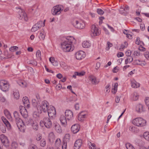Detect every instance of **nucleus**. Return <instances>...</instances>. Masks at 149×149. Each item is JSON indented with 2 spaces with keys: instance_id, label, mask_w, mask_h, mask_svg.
<instances>
[{
  "instance_id": "39448f33",
  "label": "nucleus",
  "mask_w": 149,
  "mask_h": 149,
  "mask_svg": "<svg viewBox=\"0 0 149 149\" xmlns=\"http://www.w3.org/2000/svg\"><path fill=\"white\" fill-rule=\"evenodd\" d=\"M10 88V84L8 81L4 80L0 81V89L2 91L6 92L8 91Z\"/></svg>"
},
{
  "instance_id": "4be33fe9",
  "label": "nucleus",
  "mask_w": 149,
  "mask_h": 149,
  "mask_svg": "<svg viewBox=\"0 0 149 149\" xmlns=\"http://www.w3.org/2000/svg\"><path fill=\"white\" fill-rule=\"evenodd\" d=\"M82 144V141L81 139H79L75 142L74 149H79Z\"/></svg>"
},
{
  "instance_id": "0e129e2a",
  "label": "nucleus",
  "mask_w": 149,
  "mask_h": 149,
  "mask_svg": "<svg viewBox=\"0 0 149 149\" xmlns=\"http://www.w3.org/2000/svg\"><path fill=\"white\" fill-rule=\"evenodd\" d=\"M74 107L76 110H78L79 109V103L76 104L74 105Z\"/></svg>"
},
{
  "instance_id": "393cba45",
  "label": "nucleus",
  "mask_w": 149,
  "mask_h": 149,
  "mask_svg": "<svg viewBox=\"0 0 149 149\" xmlns=\"http://www.w3.org/2000/svg\"><path fill=\"white\" fill-rule=\"evenodd\" d=\"M134 63L135 64L140 65L142 66H145L146 63L144 61H141L139 59L136 60L134 61Z\"/></svg>"
},
{
  "instance_id": "5701e85b",
  "label": "nucleus",
  "mask_w": 149,
  "mask_h": 149,
  "mask_svg": "<svg viewBox=\"0 0 149 149\" xmlns=\"http://www.w3.org/2000/svg\"><path fill=\"white\" fill-rule=\"evenodd\" d=\"M66 118L64 115H62L60 116V120L61 124L64 126H65L67 124Z\"/></svg>"
},
{
  "instance_id": "2eb2a0df",
  "label": "nucleus",
  "mask_w": 149,
  "mask_h": 149,
  "mask_svg": "<svg viewBox=\"0 0 149 149\" xmlns=\"http://www.w3.org/2000/svg\"><path fill=\"white\" fill-rule=\"evenodd\" d=\"M88 113L86 111H81L79 113L78 119V120L81 122H83L85 119L87 117Z\"/></svg>"
},
{
  "instance_id": "13d9d810",
  "label": "nucleus",
  "mask_w": 149,
  "mask_h": 149,
  "mask_svg": "<svg viewBox=\"0 0 149 149\" xmlns=\"http://www.w3.org/2000/svg\"><path fill=\"white\" fill-rule=\"evenodd\" d=\"M144 56L148 60H149V52H146L144 54Z\"/></svg>"
},
{
  "instance_id": "bb28decb",
  "label": "nucleus",
  "mask_w": 149,
  "mask_h": 149,
  "mask_svg": "<svg viewBox=\"0 0 149 149\" xmlns=\"http://www.w3.org/2000/svg\"><path fill=\"white\" fill-rule=\"evenodd\" d=\"M136 110L138 112L141 113L144 111L143 106L141 104H137L136 107Z\"/></svg>"
},
{
  "instance_id": "9b49d317",
  "label": "nucleus",
  "mask_w": 149,
  "mask_h": 149,
  "mask_svg": "<svg viewBox=\"0 0 149 149\" xmlns=\"http://www.w3.org/2000/svg\"><path fill=\"white\" fill-rule=\"evenodd\" d=\"M44 26V24L42 23V21H40L35 24L32 27L31 31L34 32L40 29L42 26Z\"/></svg>"
},
{
  "instance_id": "6e6d98bb",
  "label": "nucleus",
  "mask_w": 149,
  "mask_h": 149,
  "mask_svg": "<svg viewBox=\"0 0 149 149\" xmlns=\"http://www.w3.org/2000/svg\"><path fill=\"white\" fill-rule=\"evenodd\" d=\"M145 102L146 105L149 107V97H146L145 99Z\"/></svg>"
},
{
  "instance_id": "3c124183",
  "label": "nucleus",
  "mask_w": 149,
  "mask_h": 149,
  "mask_svg": "<svg viewBox=\"0 0 149 149\" xmlns=\"http://www.w3.org/2000/svg\"><path fill=\"white\" fill-rule=\"evenodd\" d=\"M32 102L33 105L36 107L38 103H39V102H38L37 100L35 99H33L32 100Z\"/></svg>"
},
{
  "instance_id": "de8ad7c7",
  "label": "nucleus",
  "mask_w": 149,
  "mask_h": 149,
  "mask_svg": "<svg viewBox=\"0 0 149 149\" xmlns=\"http://www.w3.org/2000/svg\"><path fill=\"white\" fill-rule=\"evenodd\" d=\"M46 144V142L45 139H42L40 141V145L42 147H44Z\"/></svg>"
},
{
  "instance_id": "c85d7f7f",
  "label": "nucleus",
  "mask_w": 149,
  "mask_h": 149,
  "mask_svg": "<svg viewBox=\"0 0 149 149\" xmlns=\"http://www.w3.org/2000/svg\"><path fill=\"white\" fill-rule=\"evenodd\" d=\"M13 95L15 99H18L20 97L19 92L17 90H14L13 91Z\"/></svg>"
},
{
  "instance_id": "c9c22d12",
  "label": "nucleus",
  "mask_w": 149,
  "mask_h": 149,
  "mask_svg": "<svg viewBox=\"0 0 149 149\" xmlns=\"http://www.w3.org/2000/svg\"><path fill=\"white\" fill-rule=\"evenodd\" d=\"M118 86V83H116L114 84V86H113V88L112 89V93L113 94L116 93L117 91V88Z\"/></svg>"
},
{
  "instance_id": "864d4df0",
  "label": "nucleus",
  "mask_w": 149,
  "mask_h": 149,
  "mask_svg": "<svg viewBox=\"0 0 149 149\" xmlns=\"http://www.w3.org/2000/svg\"><path fill=\"white\" fill-rule=\"evenodd\" d=\"M97 12L100 15H102L104 13V11L101 9H97Z\"/></svg>"
},
{
  "instance_id": "f704fd0d",
  "label": "nucleus",
  "mask_w": 149,
  "mask_h": 149,
  "mask_svg": "<svg viewBox=\"0 0 149 149\" xmlns=\"http://www.w3.org/2000/svg\"><path fill=\"white\" fill-rule=\"evenodd\" d=\"M17 83L19 85L23 87H26L27 85L26 82L22 80L19 81H18Z\"/></svg>"
},
{
  "instance_id": "423d86ee",
  "label": "nucleus",
  "mask_w": 149,
  "mask_h": 149,
  "mask_svg": "<svg viewBox=\"0 0 149 149\" xmlns=\"http://www.w3.org/2000/svg\"><path fill=\"white\" fill-rule=\"evenodd\" d=\"M74 38L72 37H64L62 39V41L61 43V48L63 49V46L65 47L68 45L70 43H72Z\"/></svg>"
},
{
  "instance_id": "49530a36",
  "label": "nucleus",
  "mask_w": 149,
  "mask_h": 149,
  "mask_svg": "<svg viewBox=\"0 0 149 149\" xmlns=\"http://www.w3.org/2000/svg\"><path fill=\"white\" fill-rule=\"evenodd\" d=\"M110 85L109 84H107L105 87V91L106 93H109L110 91Z\"/></svg>"
},
{
  "instance_id": "ddd939ff",
  "label": "nucleus",
  "mask_w": 149,
  "mask_h": 149,
  "mask_svg": "<svg viewBox=\"0 0 149 149\" xmlns=\"http://www.w3.org/2000/svg\"><path fill=\"white\" fill-rule=\"evenodd\" d=\"M47 112L48 113L49 117H53L56 114L55 109L53 106L50 105L47 109Z\"/></svg>"
},
{
  "instance_id": "58836bf2",
  "label": "nucleus",
  "mask_w": 149,
  "mask_h": 149,
  "mask_svg": "<svg viewBox=\"0 0 149 149\" xmlns=\"http://www.w3.org/2000/svg\"><path fill=\"white\" fill-rule=\"evenodd\" d=\"M144 138L147 141H149V132H145L143 135Z\"/></svg>"
},
{
  "instance_id": "473e14b6",
  "label": "nucleus",
  "mask_w": 149,
  "mask_h": 149,
  "mask_svg": "<svg viewBox=\"0 0 149 149\" xmlns=\"http://www.w3.org/2000/svg\"><path fill=\"white\" fill-rule=\"evenodd\" d=\"M45 36V33L43 30H41L39 38L41 40H43Z\"/></svg>"
},
{
  "instance_id": "a19ab883",
  "label": "nucleus",
  "mask_w": 149,
  "mask_h": 149,
  "mask_svg": "<svg viewBox=\"0 0 149 149\" xmlns=\"http://www.w3.org/2000/svg\"><path fill=\"white\" fill-rule=\"evenodd\" d=\"M125 146L127 149H135L129 143L126 144Z\"/></svg>"
},
{
  "instance_id": "dca6fc26",
  "label": "nucleus",
  "mask_w": 149,
  "mask_h": 149,
  "mask_svg": "<svg viewBox=\"0 0 149 149\" xmlns=\"http://www.w3.org/2000/svg\"><path fill=\"white\" fill-rule=\"evenodd\" d=\"M0 139L3 145L6 147L9 146V141L6 136L2 134L0 136Z\"/></svg>"
},
{
  "instance_id": "ea45409f",
  "label": "nucleus",
  "mask_w": 149,
  "mask_h": 149,
  "mask_svg": "<svg viewBox=\"0 0 149 149\" xmlns=\"http://www.w3.org/2000/svg\"><path fill=\"white\" fill-rule=\"evenodd\" d=\"M38 112L34 111L32 114L33 117L34 118H36L38 117L39 116V112H40V111H38Z\"/></svg>"
},
{
  "instance_id": "a18cd8bd",
  "label": "nucleus",
  "mask_w": 149,
  "mask_h": 149,
  "mask_svg": "<svg viewBox=\"0 0 149 149\" xmlns=\"http://www.w3.org/2000/svg\"><path fill=\"white\" fill-rule=\"evenodd\" d=\"M18 47L16 46H13L9 48V50L11 52H14L17 50L18 49Z\"/></svg>"
},
{
  "instance_id": "1a4fd4ad",
  "label": "nucleus",
  "mask_w": 149,
  "mask_h": 149,
  "mask_svg": "<svg viewBox=\"0 0 149 149\" xmlns=\"http://www.w3.org/2000/svg\"><path fill=\"white\" fill-rule=\"evenodd\" d=\"M20 112L23 117L25 119V122L26 121V118L28 117V113L25 107L24 106H20L19 107Z\"/></svg>"
},
{
  "instance_id": "5fc2aeb1",
  "label": "nucleus",
  "mask_w": 149,
  "mask_h": 149,
  "mask_svg": "<svg viewBox=\"0 0 149 149\" xmlns=\"http://www.w3.org/2000/svg\"><path fill=\"white\" fill-rule=\"evenodd\" d=\"M119 12L120 13L123 14L124 13L125 14V9H124V8L121 7L120 9L119 10Z\"/></svg>"
},
{
  "instance_id": "052dcab7",
  "label": "nucleus",
  "mask_w": 149,
  "mask_h": 149,
  "mask_svg": "<svg viewBox=\"0 0 149 149\" xmlns=\"http://www.w3.org/2000/svg\"><path fill=\"white\" fill-rule=\"evenodd\" d=\"M118 67H115L114 68L113 70V72L114 73H116L118 71Z\"/></svg>"
},
{
  "instance_id": "cd10ccee",
  "label": "nucleus",
  "mask_w": 149,
  "mask_h": 149,
  "mask_svg": "<svg viewBox=\"0 0 149 149\" xmlns=\"http://www.w3.org/2000/svg\"><path fill=\"white\" fill-rule=\"evenodd\" d=\"M131 86L133 88H137L139 87V84L135 80H133L131 81Z\"/></svg>"
},
{
  "instance_id": "2f4dec72",
  "label": "nucleus",
  "mask_w": 149,
  "mask_h": 149,
  "mask_svg": "<svg viewBox=\"0 0 149 149\" xmlns=\"http://www.w3.org/2000/svg\"><path fill=\"white\" fill-rule=\"evenodd\" d=\"M91 44L89 42L86 41H84L82 43V45L84 48H88L90 47Z\"/></svg>"
},
{
  "instance_id": "f257e3e1",
  "label": "nucleus",
  "mask_w": 149,
  "mask_h": 149,
  "mask_svg": "<svg viewBox=\"0 0 149 149\" xmlns=\"http://www.w3.org/2000/svg\"><path fill=\"white\" fill-rule=\"evenodd\" d=\"M14 116L16 120L17 126L21 132H24L25 130V126L23 121L19 118V114L18 112L15 111L13 113Z\"/></svg>"
},
{
  "instance_id": "8fccbe9b",
  "label": "nucleus",
  "mask_w": 149,
  "mask_h": 149,
  "mask_svg": "<svg viewBox=\"0 0 149 149\" xmlns=\"http://www.w3.org/2000/svg\"><path fill=\"white\" fill-rule=\"evenodd\" d=\"M36 56L37 58H38L40 60L41 59V53L40 51V50H38L37 52L36 53Z\"/></svg>"
},
{
  "instance_id": "9d476101",
  "label": "nucleus",
  "mask_w": 149,
  "mask_h": 149,
  "mask_svg": "<svg viewBox=\"0 0 149 149\" xmlns=\"http://www.w3.org/2000/svg\"><path fill=\"white\" fill-rule=\"evenodd\" d=\"M18 18L20 19L27 21L28 19L26 15L23 10H20L18 11Z\"/></svg>"
},
{
  "instance_id": "09e8293b",
  "label": "nucleus",
  "mask_w": 149,
  "mask_h": 149,
  "mask_svg": "<svg viewBox=\"0 0 149 149\" xmlns=\"http://www.w3.org/2000/svg\"><path fill=\"white\" fill-rule=\"evenodd\" d=\"M61 141L60 139H57L55 141V144L57 146H59L61 145Z\"/></svg>"
},
{
  "instance_id": "c756f323",
  "label": "nucleus",
  "mask_w": 149,
  "mask_h": 149,
  "mask_svg": "<svg viewBox=\"0 0 149 149\" xmlns=\"http://www.w3.org/2000/svg\"><path fill=\"white\" fill-rule=\"evenodd\" d=\"M2 119L3 122L5 125L6 126L8 129L10 128V125L8 120L3 117H2Z\"/></svg>"
},
{
  "instance_id": "4468645a",
  "label": "nucleus",
  "mask_w": 149,
  "mask_h": 149,
  "mask_svg": "<svg viewBox=\"0 0 149 149\" xmlns=\"http://www.w3.org/2000/svg\"><path fill=\"white\" fill-rule=\"evenodd\" d=\"M30 123L32 128L35 130H37L38 129V124L35 120H33V119H30L29 120L28 122H27V125H28Z\"/></svg>"
},
{
  "instance_id": "aec40b11",
  "label": "nucleus",
  "mask_w": 149,
  "mask_h": 149,
  "mask_svg": "<svg viewBox=\"0 0 149 149\" xmlns=\"http://www.w3.org/2000/svg\"><path fill=\"white\" fill-rule=\"evenodd\" d=\"M63 46V49H62L64 52H67L72 51L74 49V47L72 46V43L68 45L65 47Z\"/></svg>"
},
{
  "instance_id": "a878e982",
  "label": "nucleus",
  "mask_w": 149,
  "mask_h": 149,
  "mask_svg": "<svg viewBox=\"0 0 149 149\" xmlns=\"http://www.w3.org/2000/svg\"><path fill=\"white\" fill-rule=\"evenodd\" d=\"M88 79L90 81H91L92 84H95L97 83V82L96 78V77L93 75H91L88 77Z\"/></svg>"
},
{
  "instance_id": "e433bc0d",
  "label": "nucleus",
  "mask_w": 149,
  "mask_h": 149,
  "mask_svg": "<svg viewBox=\"0 0 149 149\" xmlns=\"http://www.w3.org/2000/svg\"><path fill=\"white\" fill-rule=\"evenodd\" d=\"M4 112L5 115L8 118L10 119L11 118L10 114L7 110H5Z\"/></svg>"
},
{
  "instance_id": "f3484780",
  "label": "nucleus",
  "mask_w": 149,
  "mask_h": 149,
  "mask_svg": "<svg viewBox=\"0 0 149 149\" xmlns=\"http://www.w3.org/2000/svg\"><path fill=\"white\" fill-rule=\"evenodd\" d=\"M70 138V135L69 134H66L64 137V140L63 141L62 145V149H66L67 143V141H68Z\"/></svg>"
},
{
  "instance_id": "72a5a7b5",
  "label": "nucleus",
  "mask_w": 149,
  "mask_h": 149,
  "mask_svg": "<svg viewBox=\"0 0 149 149\" xmlns=\"http://www.w3.org/2000/svg\"><path fill=\"white\" fill-rule=\"evenodd\" d=\"M139 96L136 92L133 93L132 96V99L134 101H136L138 100Z\"/></svg>"
},
{
  "instance_id": "f03ea898",
  "label": "nucleus",
  "mask_w": 149,
  "mask_h": 149,
  "mask_svg": "<svg viewBox=\"0 0 149 149\" xmlns=\"http://www.w3.org/2000/svg\"><path fill=\"white\" fill-rule=\"evenodd\" d=\"M49 103L46 100H44L42 102L41 105L40 103H38L36 105V107L38 111H40V113H41L42 111L44 113H47V109H49Z\"/></svg>"
},
{
  "instance_id": "603ef678",
  "label": "nucleus",
  "mask_w": 149,
  "mask_h": 149,
  "mask_svg": "<svg viewBox=\"0 0 149 149\" xmlns=\"http://www.w3.org/2000/svg\"><path fill=\"white\" fill-rule=\"evenodd\" d=\"M17 144L16 142H13L12 143L11 146L13 148H15L17 147Z\"/></svg>"
},
{
  "instance_id": "6ab92c4d",
  "label": "nucleus",
  "mask_w": 149,
  "mask_h": 149,
  "mask_svg": "<svg viewBox=\"0 0 149 149\" xmlns=\"http://www.w3.org/2000/svg\"><path fill=\"white\" fill-rule=\"evenodd\" d=\"M75 55L76 57L78 60L81 59L85 56V52L82 51H80L77 52Z\"/></svg>"
},
{
  "instance_id": "7ed1b4c3",
  "label": "nucleus",
  "mask_w": 149,
  "mask_h": 149,
  "mask_svg": "<svg viewBox=\"0 0 149 149\" xmlns=\"http://www.w3.org/2000/svg\"><path fill=\"white\" fill-rule=\"evenodd\" d=\"M132 123L136 126L142 127L146 125V121L142 118L138 117L133 119Z\"/></svg>"
},
{
  "instance_id": "6e6552de",
  "label": "nucleus",
  "mask_w": 149,
  "mask_h": 149,
  "mask_svg": "<svg viewBox=\"0 0 149 149\" xmlns=\"http://www.w3.org/2000/svg\"><path fill=\"white\" fill-rule=\"evenodd\" d=\"M91 29V34L92 36H97L100 34V31H99L98 28L96 27L95 25H92Z\"/></svg>"
},
{
  "instance_id": "338daca9",
  "label": "nucleus",
  "mask_w": 149,
  "mask_h": 149,
  "mask_svg": "<svg viewBox=\"0 0 149 149\" xmlns=\"http://www.w3.org/2000/svg\"><path fill=\"white\" fill-rule=\"evenodd\" d=\"M140 26L141 29L142 31H143L145 29V25L143 24H140Z\"/></svg>"
},
{
  "instance_id": "4d7b16f0",
  "label": "nucleus",
  "mask_w": 149,
  "mask_h": 149,
  "mask_svg": "<svg viewBox=\"0 0 149 149\" xmlns=\"http://www.w3.org/2000/svg\"><path fill=\"white\" fill-rule=\"evenodd\" d=\"M134 55L136 56H139L140 54V51L139 50L134 51Z\"/></svg>"
},
{
  "instance_id": "a211bd4d",
  "label": "nucleus",
  "mask_w": 149,
  "mask_h": 149,
  "mask_svg": "<svg viewBox=\"0 0 149 149\" xmlns=\"http://www.w3.org/2000/svg\"><path fill=\"white\" fill-rule=\"evenodd\" d=\"M65 115L68 120H72L73 119V113L70 110H66L65 112Z\"/></svg>"
},
{
  "instance_id": "c03bdc74",
  "label": "nucleus",
  "mask_w": 149,
  "mask_h": 149,
  "mask_svg": "<svg viewBox=\"0 0 149 149\" xmlns=\"http://www.w3.org/2000/svg\"><path fill=\"white\" fill-rule=\"evenodd\" d=\"M85 72L84 71H82L80 72H75V74L79 77H81L85 74Z\"/></svg>"
},
{
  "instance_id": "b1692460",
  "label": "nucleus",
  "mask_w": 149,
  "mask_h": 149,
  "mask_svg": "<svg viewBox=\"0 0 149 149\" xmlns=\"http://www.w3.org/2000/svg\"><path fill=\"white\" fill-rule=\"evenodd\" d=\"M22 102L24 107L28 108L29 107V102L27 97L26 96L24 97L23 98Z\"/></svg>"
},
{
  "instance_id": "79ce46f5",
  "label": "nucleus",
  "mask_w": 149,
  "mask_h": 149,
  "mask_svg": "<svg viewBox=\"0 0 149 149\" xmlns=\"http://www.w3.org/2000/svg\"><path fill=\"white\" fill-rule=\"evenodd\" d=\"M0 101L2 103H7V100L5 97L2 95L0 97Z\"/></svg>"
},
{
  "instance_id": "69168bd1",
  "label": "nucleus",
  "mask_w": 149,
  "mask_h": 149,
  "mask_svg": "<svg viewBox=\"0 0 149 149\" xmlns=\"http://www.w3.org/2000/svg\"><path fill=\"white\" fill-rule=\"evenodd\" d=\"M49 61L52 63V64L54 62L55 63L54 58L53 57H51L49 58Z\"/></svg>"
},
{
  "instance_id": "37998d69",
  "label": "nucleus",
  "mask_w": 149,
  "mask_h": 149,
  "mask_svg": "<svg viewBox=\"0 0 149 149\" xmlns=\"http://www.w3.org/2000/svg\"><path fill=\"white\" fill-rule=\"evenodd\" d=\"M60 64L61 66L64 69H65L67 67L66 64L64 61H61L60 63Z\"/></svg>"
},
{
  "instance_id": "0eeeda50",
  "label": "nucleus",
  "mask_w": 149,
  "mask_h": 149,
  "mask_svg": "<svg viewBox=\"0 0 149 149\" xmlns=\"http://www.w3.org/2000/svg\"><path fill=\"white\" fill-rule=\"evenodd\" d=\"M62 8V6L60 5L54 6L52 9V14L53 15H59L63 10Z\"/></svg>"
},
{
  "instance_id": "680f3d73",
  "label": "nucleus",
  "mask_w": 149,
  "mask_h": 149,
  "mask_svg": "<svg viewBox=\"0 0 149 149\" xmlns=\"http://www.w3.org/2000/svg\"><path fill=\"white\" fill-rule=\"evenodd\" d=\"M141 42V41L140 40V38L139 37L137 38L136 41V43L137 45H139Z\"/></svg>"
},
{
  "instance_id": "bf43d9fd",
  "label": "nucleus",
  "mask_w": 149,
  "mask_h": 149,
  "mask_svg": "<svg viewBox=\"0 0 149 149\" xmlns=\"http://www.w3.org/2000/svg\"><path fill=\"white\" fill-rule=\"evenodd\" d=\"M29 149H38L37 146L34 145H32L29 146Z\"/></svg>"
},
{
  "instance_id": "7c9ffc66",
  "label": "nucleus",
  "mask_w": 149,
  "mask_h": 149,
  "mask_svg": "<svg viewBox=\"0 0 149 149\" xmlns=\"http://www.w3.org/2000/svg\"><path fill=\"white\" fill-rule=\"evenodd\" d=\"M55 129L56 131L58 133H61L62 132L61 127L58 124H56L55 125Z\"/></svg>"
},
{
  "instance_id": "f8f14e48",
  "label": "nucleus",
  "mask_w": 149,
  "mask_h": 149,
  "mask_svg": "<svg viewBox=\"0 0 149 149\" xmlns=\"http://www.w3.org/2000/svg\"><path fill=\"white\" fill-rule=\"evenodd\" d=\"M73 26L76 28L82 29L85 26V24L83 22H79L77 20H74L73 23Z\"/></svg>"
},
{
  "instance_id": "412c9836",
  "label": "nucleus",
  "mask_w": 149,
  "mask_h": 149,
  "mask_svg": "<svg viewBox=\"0 0 149 149\" xmlns=\"http://www.w3.org/2000/svg\"><path fill=\"white\" fill-rule=\"evenodd\" d=\"M79 126L78 124L73 125L71 127V130L73 133H77L79 130Z\"/></svg>"
},
{
  "instance_id": "774afa93",
  "label": "nucleus",
  "mask_w": 149,
  "mask_h": 149,
  "mask_svg": "<svg viewBox=\"0 0 149 149\" xmlns=\"http://www.w3.org/2000/svg\"><path fill=\"white\" fill-rule=\"evenodd\" d=\"M139 50L140 51H145L146 49L142 46H140L139 47Z\"/></svg>"
},
{
  "instance_id": "4c0bfd02",
  "label": "nucleus",
  "mask_w": 149,
  "mask_h": 149,
  "mask_svg": "<svg viewBox=\"0 0 149 149\" xmlns=\"http://www.w3.org/2000/svg\"><path fill=\"white\" fill-rule=\"evenodd\" d=\"M133 60V58L132 56H127V58L125 60V64H127L128 63H130L132 62Z\"/></svg>"
},
{
  "instance_id": "20e7f679",
  "label": "nucleus",
  "mask_w": 149,
  "mask_h": 149,
  "mask_svg": "<svg viewBox=\"0 0 149 149\" xmlns=\"http://www.w3.org/2000/svg\"><path fill=\"white\" fill-rule=\"evenodd\" d=\"M52 122L50 119L47 118H45L43 120L40 121V125L43 127L45 125L47 128H50L52 126Z\"/></svg>"
},
{
  "instance_id": "e2e57ef3",
  "label": "nucleus",
  "mask_w": 149,
  "mask_h": 149,
  "mask_svg": "<svg viewBox=\"0 0 149 149\" xmlns=\"http://www.w3.org/2000/svg\"><path fill=\"white\" fill-rule=\"evenodd\" d=\"M131 54V52L130 50H128L126 52V56H130Z\"/></svg>"
}]
</instances>
